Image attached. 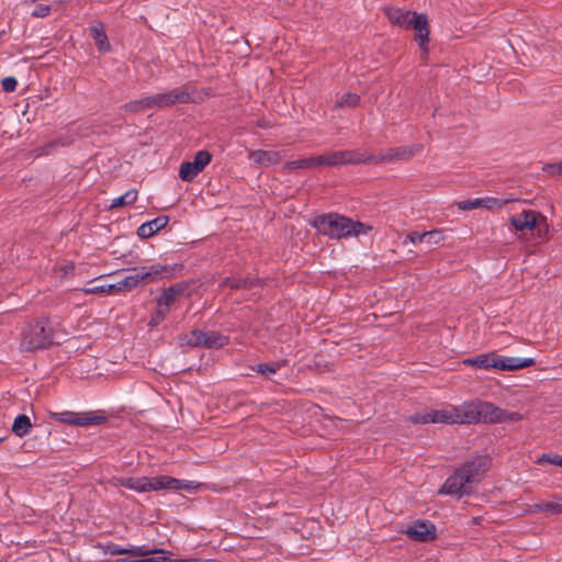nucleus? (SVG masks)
Returning a JSON list of instances; mask_svg holds the SVG:
<instances>
[{
    "label": "nucleus",
    "mask_w": 562,
    "mask_h": 562,
    "mask_svg": "<svg viewBox=\"0 0 562 562\" xmlns=\"http://www.w3.org/2000/svg\"><path fill=\"white\" fill-rule=\"evenodd\" d=\"M491 464L492 460L488 456H477L464 462L446 480L439 490V494L452 495L459 498L470 494L474 485L482 481Z\"/></svg>",
    "instance_id": "1"
},
{
    "label": "nucleus",
    "mask_w": 562,
    "mask_h": 562,
    "mask_svg": "<svg viewBox=\"0 0 562 562\" xmlns=\"http://www.w3.org/2000/svg\"><path fill=\"white\" fill-rule=\"evenodd\" d=\"M475 402H465L445 409H428L409 417L414 424H475Z\"/></svg>",
    "instance_id": "2"
},
{
    "label": "nucleus",
    "mask_w": 562,
    "mask_h": 562,
    "mask_svg": "<svg viewBox=\"0 0 562 562\" xmlns=\"http://www.w3.org/2000/svg\"><path fill=\"white\" fill-rule=\"evenodd\" d=\"M385 15L389 21L396 26L403 29L415 30V41L418 43L425 58L428 53L429 26L427 15L423 13L412 12L401 8H386Z\"/></svg>",
    "instance_id": "3"
},
{
    "label": "nucleus",
    "mask_w": 562,
    "mask_h": 562,
    "mask_svg": "<svg viewBox=\"0 0 562 562\" xmlns=\"http://www.w3.org/2000/svg\"><path fill=\"white\" fill-rule=\"evenodd\" d=\"M53 339L52 328L47 321L37 319L27 324L22 331L21 347L32 351L50 346Z\"/></svg>",
    "instance_id": "4"
},
{
    "label": "nucleus",
    "mask_w": 562,
    "mask_h": 562,
    "mask_svg": "<svg viewBox=\"0 0 562 562\" xmlns=\"http://www.w3.org/2000/svg\"><path fill=\"white\" fill-rule=\"evenodd\" d=\"M173 269L164 265H154L150 267H136L131 269V274L122 280V285L126 291H131L138 285L155 282L164 277H169Z\"/></svg>",
    "instance_id": "5"
},
{
    "label": "nucleus",
    "mask_w": 562,
    "mask_h": 562,
    "mask_svg": "<svg viewBox=\"0 0 562 562\" xmlns=\"http://www.w3.org/2000/svg\"><path fill=\"white\" fill-rule=\"evenodd\" d=\"M311 224L321 234L337 239L350 237L348 228L352 227L350 218L334 213L318 215Z\"/></svg>",
    "instance_id": "6"
},
{
    "label": "nucleus",
    "mask_w": 562,
    "mask_h": 562,
    "mask_svg": "<svg viewBox=\"0 0 562 562\" xmlns=\"http://www.w3.org/2000/svg\"><path fill=\"white\" fill-rule=\"evenodd\" d=\"M475 424H498L507 422H519L522 419V415L520 413L502 409L488 402L477 401L475 402Z\"/></svg>",
    "instance_id": "7"
},
{
    "label": "nucleus",
    "mask_w": 562,
    "mask_h": 562,
    "mask_svg": "<svg viewBox=\"0 0 562 562\" xmlns=\"http://www.w3.org/2000/svg\"><path fill=\"white\" fill-rule=\"evenodd\" d=\"M422 150L423 146L419 144L387 148L376 155L366 156V164L379 165L396 160H409Z\"/></svg>",
    "instance_id": "8"
},
{
    "label": "nucleus",
    "mask_w": 562,
    "mask_h": 562,
    "mask_svg": "<svg viewBox=\"0 0 562 562\" xmlns=\"http://www.w3.org/2000/svg\"><path fill=\"white\" fill-rule=\"evenodd\" d=\"M151 109H164L177 103H190L192 101L191 93L188 88H176L167 92L149 95Z\"/></svg>",
    "instance_id": "9"
},
{
    "label": "nucleus",
    "mask_w": 562,
    "mask_h": 562,
    "mask_svg": "<svg viewBox=\"0 0 562 562\" xmlns=\"http://www.w3.org/2000/svg\"><path fill=\"white\" fill-rule=\"evenodd\" d=\"M212 155L207 150H200L192 161H184L179 169V177L183 181H192L211 161Z\"/></svg>",
    "instance_id": "10"
},
{
    "label": "nucleus",
    "mask_w": 562,
    "mask_h": 562,
    "mask_svg": "<svg viewBox=\"0 0 562 562\" xmlns=\"http://www.w3.org/2000/svg\"><path fill=\"white\" fill-rule=\"evenodd\" d=\"M194 347L222 348L228 344V337L216 331L193 330L188 339Z\"/></svg>",
    "instance_id": "11"
},
{
    "label": "nucleus",
    "mask_w": 562,
    "mask_h": 562,
    "mask_svg": "<svg viewBox=\"0 0 562 562\" xmlns=\"http://www.w3.org/2000/svg\"><path fill=\"white\" fill-rule=\"evenodd\" d=\"M52 418L72 426L99 425L104 420L103 417L93 415L92 413L77 414L69 411L52 413Z\"/></svg>",
    "instance_id": "12"
},
{
    "label": "nucleus",
    "mask_w": 562,
    "mask_h": 562,
    "mask_svg": "<svg viewBox=\"0 0 562 562\" xmlns=\"http://www.w3.org/2000/svg\"><path fill=\"white\" fill-rule=\"evenodd\" d=\"M329 167L366 164V155L360 150H338L328 153Z\"/></svg>",
    "instance_id": "13"
},
{
    "label": "nucleus",
    "mask_w": 562,
    "mask_h": 562,
    "mask_svg": "<svg viewBox=\"0 0 562 562\" xmlns=\"http://www.w3.org/2000/svg\"><path fill=\"white\" fill-rule=\"evenodd\" d=\"M405 533L413 540L427 542L435 538L436 527L429 521L417 520L407 526Z\"/></svg>",
    "instance_id": "14"
},
{
    "label": "nucleus",
    "mask_w": 562,
    "mask_h": 562,
    "mask_svg": "<svg viewBox=\"0 0 562 562\" xmlns=\"http://www.w3.org/2000/svg\"><path fill=\"white\" fill-rule=\"evenodd\" d=\"M495 369L502 371H516L535 364L532 358L501 357L496 355Z\"/></svg>",
    "instance_id": "15"
},
{
    "label": "nucleus",
    "mask_w": 562,
    "mask_h": 562,
    "mask_svg": "<svg viewBox=\"0 0 562 562\" xmlns=\"http://www.w3.org/2000/svg\"><path fill=\"white\" fill-rule=\"evenodd\" d=\"M541 218L546 222V217L533 212V211H524L519 215H514L509 218L510 224L515 227L516 231H532L538 225V218Z\"/></svg>",
    "instance_id": "16"
},
{
    "label": "nucleus",
    "mask_w": 562,
    "mask_h": 562,
    "mask_svg": "<svg viewBox=\"0 0 562 562\" xmlns=\"http://www.w3.org/2000/svg\"><path fill=\"white\" fill-rule=\"evenodd\" d=\"M248 157L257 167L277 165L282 159L279 151L262 149L250 150Z\"/></svg>",
    "instance_id": "17"
},
{
    "label": "nucleus",
    "mask_w": 562,
    "mask_h": 562,
    "mask_svg": "<svg viewBox=\"0 0 562 562\" xmlns=\"http://www.w3.org/2000/svg\"><path fill=\"white\" fill-rule=\"evenodd\" d=\"M178 479L168 476V475H160L155 477H146L145 476V492L148 491H159V490H173L178 485Z\"/></svg>",
    "instance_id": "18"
},
{
    "label": "nucleus",
    "mask_w": 562,
    "mask_h": 562,
    "mask_svg": "<svg viewBox=\"0 0 562 562\" xmlns=\"http://www.w3.org/2000/svg\"><path fill=\"white\" fill-rule=\"evenodd\" d=\"M169 222L168 216H158L154 218L153 221H149L147 223L142 224L137 229V235L140 238H149L158 231L162 229L167 226Z\"/></svg>",
    "instance_id": "19"
},
{
    "label": "nucleus",
    "mask_w": 562,
    "mask_h": 562,
    "mask_svg": "<svg viewBox=\"0 0 562 562\" xmlns=\"http://www.w3.org/2000/svg\"><path fill=\"white\" fill-rule=\"evenodd\" d=\"M183 292V288L179 284L171 285L165 289L161 295L157 299V307L167 308L169 312L170 306L176 302L178 295Z\"/></svg>",
    "instance_id": "20"
},
{
    "label": "nucleus",
    "mask_w": 562,
    "mask_h": 562,
    "mask_svg": "<svg viewBox=\"0 0 562 562\" xmlns=\"http://www.w3.org/2000/svg\"><path fill=\"white\" fill-rule=\"evenodd\" d=\"M260 284H261V281L256 278H244V279L243 278H238V279L225 278L221 283L222 286H228L234 290L251 289L252 286L260 285Z\"/></svg>",
    "instance_id": "21"
},
{
    "label": "nucleus",
    "mask_w": 562,
    "mask_h": 562,
    "mask_svg": "<svg viewBox=\"0 0 562 562\" xmlns=\"http://www.w3.org/2000/svg\"><path fill=\"white\" fill-rule=\"evenodd\" d=\"M90 33H91V36L94 40L95 45L98 46L100 52H108L111 49V45L109 43L108 36L104 32V26L102 23L91 26Z\"/></svg>",
    "instance_id": "22"
},
{
    "label": "nucleus",
    "mask_w": 562,
    "mask_h": 562,
    "mask_svg": "<svg viewBox=\"0 0 562 562\" xmlns=\"http://www.w3.org/2000/svg\"><path fill=\"white\" fill-rule=\"evenodd\" d=\"M495 358H496V353L492 352V353H481L474 358H469V359H465L463 361L464 364H468V366H473V367H476V368H482V369H495Z\"/></svg>",
    "instance_id": "23"
},
{
    "label": "nucleus",
    "mask_w": 562,
    "mask_h": 562,
    "mask_svg": "<svg viewBox=\"0 0 562 562\" xmlns=\"http://www.w3.org/2000/svg\"><path fill=\"white\" fill-rule=\"evenodd\" d=\"M360 103V95L357 93H344L335 103V109H353Z\"/></svg>",
    "instance_id": "24"
},
{
    "label": "nucleus",
    "mask_w": 562,
    "mask_h": 562,
    "mask_svg": "<svg viewBox=\"0 0 562 562\" xmlns=\"http://www.w3.org/2000/svg\"><path fill=\"white\" fill-rule=\"evenodd\" d=\"M32 427V423L26 415L15 417L12 425V432L18 437L25 436Z\"/></svg>",
    "instance_id": "25"
},
{
    "label": "nucleus",
    "mask_w": 562,
    "mask_h": 562,
    "mask_svg": "<svg viewBox=\"0 0 562 562\" xmlns=\"http://www.w3.org/2000/svg\"><path fill=\"white\" fill-rule=\"evenodd\" d=\"M156 552H162V550H149V549H146L145 547L125 549L120 546H114V548L111 551L112 554H133V555H138V557H146L148 554L156 553Z\"/></svg>",
    "instance_id": "26"
},
{
    "label": "nucleus",
    "mask_w": 562,
    "mask_h": 562,
    "mask_svg": "<svg viewBox=\"0 0 562 562\" xmlns=\"http://www.w3.org/2000/svg\"><path fill=\"white\" fill-rule=\"evenodd\" d=\"M123 109L132 113H139L146 111L148 109H151L150 98L145 97L139 100L130 101L123 105Z\"/></svg>",
    "instance_id": "27"
},
{
    "label": "nucleus",
    "mask_w": 562,
    "mask_h": 562,
    "mask_svg": "<svg viewBox=\"0 0 562 562\" xmlns=\"http://www.w3.org/2000/svg\"><path fill=\"white\" fill-rule=\"evenodd\" d=\"M137 199V191L136 190H130L123 195L115 198L112 203L110 204V209H117L125 205L133 204Z\"/></svg>",
    "instance_id": "28"
},
{
    "label": "nucleus",
    "mask_w": 562,
    "mask_h": 562,
    "mask_svg": "<svg viewBox=\"0 0 562 562\" xmlns=\"http://www.w3.org/2000/svg\"><path fill=\"white\" fill-rule=\"evenodd\" d=\"M145 476L143 477H128V479H121L120 483L122 486H125L127 488L134 490L136 492H145Z\"/></svg>",
    "instance_id": "29"
},
{
    "label": "nucleus",
    "mask_w": 562,
    "mask_h": 562,
    "mask_svg": "<svg viewBox=\"0 0 562 562\" xmlns=\"http://www.w3.org/2000/svg\"><path fill=\"white\" fill-rule=\"evenodd\" d=\"M439 234H440L439 231H430V232H425V233L413 232V233L408 234L406 238L412 244H422L426 240V238L436 237V236H439Z\"/></svg>",
    "instance_id": "30"
},
{
    "label": "nucleus",
    "mask_w": 562,
    "mask_h": 562,
    "mask_svg": "<svg viewBox=\"0 0 562 562\" xmlns=\"http://www.w3.org/2000/svg\"><path fill=\"white\" fill-rule=\"evenodd\" d=\"M312 168L310 158H302L293 161H289L283 166L284 171H290L294 169H308Z\"/></svg>",
    "instance_id": "31"
},
{
    "label": "nucleus",
    "mask_w": 562,
    "mask_h": 562,
    "mask_svg": "<svg viewBox=\"0 0 562 562\" xmlns=\"http://www.w3.org/2000/svg\"><path fill=\"white\" fill-rule=\"evenodd\" d=\"M542 170L550 177L562 178V161L547 164Z\"/></svg>",
    "instance_id": "32"
},
{
    "label": "nucleus",
    "mask_w": 562,
    "mask_h": 562,
    "mask_svg": "<svg viewBox=\"0 0 562 562\" xmlns=\"http://www.w3.org/2000/svg\"><path fill=\"white\" fill-rule=\"evenodd\" d=\"M543 508L552 514H562V496H554L552 501L544 503Z\"/></svg>",
    "instance_id": "33"
},
{
    "label": "nucleus",
    "mask_w": 562,
    "mask_h": 562,
    "mask_svg": "<svg viewBox=\"0 0 562 562\" xmlns=\"http://www.w3.org/2000/svg\"><path fill=\"white\" fill-rule=\"evenodd\" d=\"M351 224L352 227L348 228V231H350V236L366 235L371 231L370 226H367L361 222H355L351 220Z\"/></svg>",
    "instance_id": "34"
},
{
    "label": "nucleus",
    "mask_w": 562,
    "mask_h": 562,
    "mask_svg": "<svg viewBox=\"0 0 562 562\" xmlns=\"http://www.w3.org/2000/svg\"><path fill=\"white\" fill-rule=\"evenodd\" d=\"M458 207L462 211H470L473 209L482 207L481 199L461 201L457 203Z\"/></svg>",
    "instance_id": "35"
},
{
    "label": "nucleus",
    "mask_w": 562,
    "mask_h": 562,
    "mask_svg": "<svg viewBox=\"0 0 562 562\" xmlns=\"http://www.w3.org/2000/svg\"><path fill=\"white\" fill-rule=\"evenodd\" d=\"M543 462H548L554 465L562 467V457L559 454H542L538 460L537 463L541 464Z\"/></svg>",
    "instance_id": "36"
},
{
    "label": "nucleus",
    "mask_w": 562,
    "mask_h": 562,
    "mask_svg": "<svg viewBox=\"0 0 562 562\" xmlns=\"http://www.w3.org/2000/svg\"><path fill=\"white\" fill-rule=\"evenodd\" d=\"M279 369L277 364L260 363L256 367V371L261 374H273Z\"/></svg>",
    "instance_id": "37"
},
{
    "label": "nucleus",
    "mask_w": 562,
    "mask_h": 562,
    "mask_svg": "<svg viewBox=\"0 0 562 562\" xmlns=\"http://www.w3.org/2000/svg\"><path fill=\"white\" fill-rule=\"evenodd\" d=\"M167 308H157V311L155 312V314L153 315L151 319L149 321V325L150 326H156L158 325L159 323H161L166 315H167Z\"/></svg>",
    "instance_id": "38"
},
{
    "label": "nucleus",
    "mask_w": 562,
    "mask_h": 562,
    "mask_svg": "<svg viewBox=\"0 0 562 562\" xmlns=\"http://www.w3.org/2000/svg\"><path fill=\"white\" fill-rule=\"evenodd\" d=\"M18 81L14 77H5L1 81L2 89L5 92H12L15 90Z\"/></svg>",
    "instance_id": "39"
},
{
    "label": "nucleus",
    "mask_w": 562,
    "mask_h": 562,
    "mask_svg": "<svg viewBox=\"0 0 562 562\" xmlns=\"http://www.w3.org/2000/svg\"><path fill=\"white\" fill-rule=\"evenodd\" d=\"M311 159V166L314 167H321V166H329V160L327 154L310 157Z\"/></svg>",
    "instance_id": "40"
},
{
    "label": "nucleus",
    "mask_w": 562,
    "mask_h": 562,
    "mask_svg": "<svg viewBox=\"0 0 562 562\" xmlns=\"http://www.w3.org/2000/svg\"><path fill=\"white\" fill-rule=\"evenodd\" d=\"M178 486L175 487V491H178V490H186V491H192V490H196L199 486H200V483L195 482V481H181V480H178Z\"/></svg>",
    "instance_id": "41"
},
{
    "label": "nucleus",
    "mask_w": 562,
    "mask_h": 562,
    "mask_svg": "<svg viewBox=\"0 0 562 562\" xmlns=\"http://www.w3.org/2000/svg\"><path fill=\"white\" fill-rule=\"evenodd\" d=\"M58 145H64V144L59 139L47 143L45 146L37 149V151H38L37 156L50 154V150Z\"/></svg>",
    "instance_id": "42"
},
{
    "label": "nucleus",
    "mask_w": 562,
    "mask_h": 562,
    "mask_svg": "<svg viewBox=\"0 0 562 562\" xmlns=\"http://www.w3.org/2000/svg\"><path fill=\"white\" fill-rule=\"evenodd\" d=\"M50 7L46 4H40L36 7V9L32 12V16L34 18H45L49 14Z\"/></svg>",
    "instance_id": "43"
},
{
    "label": "nucleus",
    "mask_w": 562,
    "mask_h": 562,
    "mask_svg": "<svg viewBox=\"0 0 562 562\" xmlns=\"http://www.w3.org/2000/svg\"><path fill=\"white\" fill-rule=\"evenodd\" d=\"M482 206L486 209L502 207V201L495 198L481 199Z\"/></svg>",
    "instance_id": "44"
},
{
    "label": "nucleus",
    "mask_w": 562,
    "mask_h": 562,
    "mask_svg": "<svg viewBox=\"0 0 562 562\" xmlns=\"http://www.w3.org/2000/svg\"><path fill=\"white\" fill-rule=\"evenodd\" d=\"M85 294H106L105 285L87 286L81 290Z\"/></svg>",
    "instance_id": "45"
},
{
    "label": "nucleus",
    "mask_w": 562,
    "mask_h": 562,
    "mask_svg": "<svg viewBox=\"0 0 562 562\" xmlns=\"http://www.w3.org/2000/svg\"><path fill=\"white\" fill-rule=\"evenodd\" d=\"M105 289H106V294H111V293L120 292V291H126L125 286L122 285V281H120L115 284L105 285Z\"/></svg>",
    "instance_id": "46"
},
{
    "label": "nucleus",
    "mask_w": 562,
    "mask_h": 562,
    "mask_svg": "<svg viewBox=\"0 0 562 562\" xmlns=\"http://www.w3.org/2000/svg\"><path fill=\"white\" fill-rule=\"evenodd\" d=\"M543 506H544V503L543 504H536L532 507H530V509H528L527 512L528 513L547 512V508H543Z\"/></svg>",
    "instance_id": "47"
},
{
    "label": "nucleus",
    "mask_w": 562,
    "mask_h": 562,
    "mask_svg": "<svg viewBox=\"0 0 562 562\" xmlns=\"http://www.w3.org/2000/svg\"><path fill=\"white\" fill-rule=\"evenodd\" d=\"M502 201V206L510 203V202H514V201H518L517 198H514V196H508L507 199H504V200H501Z\"/></svg>",
    "instance_id": "48"
},
{
    "label": "nucleus",
    "mask_w": 562,
    "mask_h": 562,
    "mask_svg": "<svg viewBox=\"0 0 562 562\" xmlns=\"http://www.w3.org/2000/svg\"><path fill=\"white\" fill-rule=\"evenodd\" d=\"M440 240H441V238H440V235H439V236H436V237L426 238L425 241L434 243V244H439Z\"/></svg>",
    "instance_id": "49"
},
{
    "label": "nucleus",
    "mask_w": 562,
    "mask_h": 562,
    "mask_svg": "<svg viewBox=\"0 0 562 562\" xmlns=\"http://www.w3.org/2000/svg\"><path fill=\"white\" fill-rule=\"evenodd\" d=\"M258 126L268 128V127H270V124L266 123L265 121H260V122H258Z\"/></svg>",
    "instance_id": "50"
},
{
    "label": "nucleus",
    "mask_w": 562,
    "mask_h": 562,
    "mask_svg": "<svg viewBox=\"0 0 562 562\" xmlns=\"http://www.w3.org/2000/svg\"><path fill=\"white\" fill-rule=\"evenodd\" d=\"M117 562H139V560L119 559Z\"/></svg>",
    "instance_id": "51"
},
{
    "label": "nucleus",
    "mask_w": 562,
    "mask_h": 562,
    "mask_svg": "<svg viewBox=\"0 0 562 562\" xmlns=\"http://www.w3.org/2000/svg\"><path fill=\"white\" fill-rule=\"evenodd\" d=\"M139 562H155V558L140 559Z\"/></svg>",
    "instance_id": "52"
},
{
    "label": "nucleus",
    "mask_w": 562,
    "mask_h": 562,
    "mask_svg": "<svg viewBox=\"0 0 562 562\" xmlns=\"http://www.w3.org/2000/svg\"><path fill=\"white\" fill-rule=\"evenodd\" d=\"M175 562H201L200 560H176Z\"/></svg>",
    "instance_id": "53"
},
{
    "label": "nucleus",
    "mask_w": 562,
    "mask_h": 562,
    "mask_svg": "<svg viewBox=\"0 0 562 562\" xmlns=\"http://www.w3.org/2000/svg\"><path fill=\"white\" fill-rule=\"evenodd\" d=\"M2 440H3V439H2V438H0V442H2Z\"/></svg>",
    "instance_id": "54"
}]
</instances>
